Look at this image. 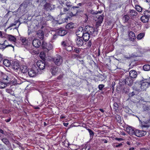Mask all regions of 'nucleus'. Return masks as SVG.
<instances>
[{
	"label": "nucleus",
	"mask_w": 150,
	"mask_h": 150,
	"mask_svg": "<svg viewBox=\"0 0 150 150\" xmlns=\"http://www.w3.org/2000/svg\"><path fill=\"white\" fill-rule=\"evenodd\" d=\"M39 53V52L38 51H34V52H33L32 54H38V53Z\"/></svg>",
	"instance_id": "nucleus-63"
},
{
	"label": "nucleus",
	"mask_w": 150,
	"mask_h": 150,
	"mask_svg": "<svg viewBox=\"0 0 150 150\" xmlns=\"http://www.w3.org/2000/svg\"><path fill=\"white\" fill-rule=\"evenodd\" d=\"M11 118H10L8 119L5 120V121L6 122H9L11 121Z\"/></svg>",
	"instance_id": "nucleus-62"
},
{
	"label": "nucleus",
	"mask_w": 150,
	"mask_h": 150,
	"mask_svg": "<svg viewBox=\"0 0 150 150\" xmlns=\"http://www.w3.org/2000/svg\"><path fill=\"white\" fill-rule=\"evenodd\" d=\"M8 38L9 41L15 42L16 41V38L11 35H8Z\"/></svg>",
	"instance_id": "nucleus-28"
},
{
	"label": "nucleus",
	"mask_w": 150,
	"mask_h": 150,
	"mask_svg": "<svg viewBox=\"0 0 150 150\" xmlns=\"http://www.w3.org/2000/svg\"><path fill=\"white\" fill-rule=\"evenodd\" d=\"M63 11L64 13H62V12L60 13V15H63L64 14H67L69 16H67V17H66L65 18H64V21H63V23L66 22V21L67 20L68 18H70V17L74 16L75 15L74 14H73L72 12H70L69 10L67 9V8H63Z\"/></svg>",
	"instance_id": "nucleus-2"
},
{
	"label": "nucleus",
	"mask_w": 150,
	"mask_h": 150,
	"mask_svg": "<svg viewBox=\"0 0 150 150\" xmlns=\"http://www.w3.org/2000/svg\"><path fill=\"white\" fill-rule=\"evenodd\" d=\"M135 93L134 92L132 93H130L129 94V97H132L134 96Z\"/></svg>",
	"instance_id": "nucleus-51"
},
{
	"label": "nucleus",
	"mask_w": 150,
	"mask_h": 150,
	"mask_svg": "<svg viewBox=\"0 0 150 150\" xmlns=\"http://www.w3.org/2000/svg\"><path fill=\"white\" fill-rule=\"evenodd\" d=\"M129 18V16L127 15H125L123 17V19H124L125 22H127Z\"/></svg>",
	"instance_id": "nucleus-42"
},
{
	"label": "nucleus",
	"mask_w": 150,
	"mask_h": 150,
	"mask_svg": "<svg viewBox=\"0 0 150 150\" xmlns=\"http://www.w3.org/2000/svg\"><path fill=\"white\" fill-rule=\"evenodd\" d=\"M3 59V57L2 55L0 54V62H1Z\"/></svg>",
	"instance_id": "nucleus-58"
},
{
	"label": "nucleus",
	"mask_w": 150,
	"mask_h": 150,
	"mask_svg": "<svg viewBox=\"0 0 150 150\" xmlns=\"http://www.w3.org/2000/svg\"><path fill=\"white\" fill-rule=\"evenodd\" d=\"M21 72L25 74H26L27 73H28V70L27 67L26 66H22L21 68Z\"/></svg>",
	"instance_id": "nucleus-27"
},
{
	"label": "nucleus",
	"mask_w": 150,
	"mask_h": 150,
	"mask_svg": "<svg viewBox=\"0 0 150 150\" xmlns=\"http://www.w3.org/2000/svg\"><path fill=\"white\" fill-rule=\"evenodd\" d=\"M45 18V20L46 21H48L50 20L51 19H52V17L51 16L48 15L47 16H45V17H44Z\"/></svg>",
	"instance_id": "nucleus-46"
},
{
	"label": "nucleus",
	"mask_w": 150,
	"mask_h": 150,
	"mask_svg": "<svg viewBox=\"0 0 150 150\" xmlns=\"http://www.w3.org/2000/svg\"><path fill=\"white\" fill-rule=\"evenodd\" d=\"M47 43L45 42H43L42 43V47L43 49H46Z\"/></svg>",
	"instance_id": "nucleus-45"
},
{
	"label": "nucleus",
	"mask_w": 150,
	"mask_h": 150,
	"mask_svg": "<svg viewBox=\"0 0 150 150\" xmlns=\"http://www.w3.org/2000/svg\"><path fill=\"white\" fill-rule=\"evenodd\" d=\"M103 142L104 143H106L108 142L107 140L105 139H104L103 140Z\"/></svg>",
	"instance_id": "nucleus-64"
},
{
	"label": "nucleus",
	"mask_w": 150,
	"mask_h": 150,
	"mask_svg": "<svg viewBox=\"0 0 150 150\" xmlns=\"http://www.w3.org/2000/svg\"><path fill=\"white\" fill-rule=\"evenodd\" d=\"M20 65L18 61H14L12 65V67L14 70H17L20 67Z\"/></svg>",
	"instance_id": "nucleus-20"
},
{
	"label": "nucleus",
	"mask_w": 150,
	"mask_h": 150,
	"mask_svg": "<svg viewBox=\"0 0 150 150\" xmlns=\"http://www.w3.org/2000/svg\"><path fill=\"white\" fill-rule=\"evenodd\" d=\"M143 109L144 110L146 111V110H148L149 109V108L146 106V105H144L143 107Z\"/></svg>",
	"instance_id": "nucleus-54"
},
{
	"label": "nucleus",
	"mask_w": 150,
	"mask_h": 150,
	"mask_svg": "<svg viewBox=\"0 0 150 150\" xmlns=\"http://www.w3.org/2000/svg\"><path fill=\"white\" fill-rule=\"evenodd\" d=\"M3 63L4 64L6 67H9L11 64V61L7 59L4 60Z\"/></svg>",
	"instance_id": "nucleus-29"
},
{
	"label": "nucleus",
	"mask_w": 150,
	"mask_h": 150,
	"mask_svg": "<svg viewBox=\"0 0 150 150\" xmlns=\"http://www.w3.org/2000/svg\"><path fill=\"white\" fill-rule=\"evenodd\" d=\"M128 13L129 16L132 17H136L138 14L137 12L134 9H129Z\"/></svg>",
	"instance_id": "nucleus-18"
},
{
	"label": "nucleus",
	"mask_w": 150,
	"mask_h": 150,
	"mask_svg": "<svg viewBox=\"0 0 150 150\" xmlns=\"http://www.w3.org/2000/svg\"><path fill=\"white\" fill-rule=\"evenodd\" d=\"M20 40L22 42L23 45H27L28 41L27 39L25 38L21 37L20 38Z\"/></svg>",
	"instance_id": "nucleus-31"
},
{
	"label": "nucleus",
	"mask_w": 150,
	"mask_h": 150,
	"mask_svg": "<svg viewBox=\"0 0 150 150\" xmlns=\"http://www.w3.org/2000/svg\"><path fill=\"white\" fill-rule=\"evenodd\" d=\"M134 135L138 137H141L145 136L146 134V131L136 129Z\"/></svg>",
	"instance_id": "nucleus-6"
},
{
	"label": "nucleus",
	"mask_w": 150,
	"mask_h": 150,
	"mask_svg": "<svg viewBox=\"0 0 150 150\" xmlns=\"http://www.w3.org/2000/svg\"><path fill=\"white\" fill-rule=\"evenodd\" d=\"M122 143H120V144L116 145L115 147H118L122 146Z\"/></svg>",
	"instance_id": "nucleus-57"
},
{
	"label": "nucleus",
	"mask_w": 150,
	"mask_h": 150,
	"mask_svg": "<svg viewBox=\"0 0 150 150\" xmlns=\"http://www.w3.org/2000/svg\"><path fill=\"white\" fill-rule=\"evenodd\" d=\"M2 142L6 145H7L9 143L8 140L6 138H4L2 139Z\"/></svg>",
	"instance_id": "nucleus-47"
},
{
	"label": "nucleus",
	"mask_w": 150,
	"mask_h": 150,
	"mask_svg": "<svg viewBox=\"0 0 150 150\" xmlns=\"http://www.w3.org/2000/svg\"><path fill=\"white\" fill-rule=\"evenodd\" d=\"M54 7V6L52 5L49 3H46L44 6L45 9L47 11L53 9Z\"/></svg>",
	"instance_id": "nucleus-22"
},
{
	"label": "nucleus",
	"mask_w": 150,
	"mask_h": 150,
	"mask_svg": "<svg viewBox=\"0 0 150 150\" xmlns=\"http://www.w3.org/2000/svg\"><path fill=\"white\" fill-rule=\"evenodd\" d=\"M61 45L62 46L66 48L67 51H71L72 48L71 46H68V44L67 41H62L61 43Z\"/></svg>",
	"instance_id": "nucleus-16"
},
{
	"label": "nucleus",
	"mask_w": 150,
	"mask_h": 150,
	"mask_svg": "<svg viewBox=\"0 0 150 150\" xmlns=\"http://www.w3.org/2000/svg\"><path fill=\"white\" fill-rule=\"evenodd\" d=\"M115 139L119 141H121L123 140V139L121 138H116Z\"/></svg>",
	"instance_id": "nucleus-56"
},
{
	"label": "nucleus",
	"mask_w": 150,
	"mask_h": 150,
	"mask_svg": "<svg viewBox=\"0 0 150 150\" xmlns=\"http://www.w3.org/2000/svg\"><path fill=\"white\" fill-rule=\"evenodd\" d=\"M66 6L68 7H71L72 6V4L70 2H67L66 3Z\"/></svg>",
	"instance_id": "nucleus-52"
},
{
	"label": "nucleus",
	"mask_w": 150,
	"mask_h": 150,
	"mask_svg": "<svg viewBox=\"0 0 150 150\" xmlns=\"http://www.w3.org/2000/svg\"><path fill=\"white\" fill-rule=\"evenodd\" d=\"M102 11H96V12H94V14H97L98 13L100 14L102 13Z\"/></svg>",
	"instance_id": "nucleus-59"
},
{
	"label": "nucleus",
	"mask_w": 150,
	"mask_h": 150,
	"mask_svg": "<svg viewBox=\"0 0 150 150\" xmlns=\"http://www.w3.org/2000/svg\"><path fill=\"white\" fill-rule=\"evenodd\" d=\"M110 11H113L117 9V7L115 4H112L110 5Z\"/></svg>",
	"instance_id": "nucleus-39"
},
{
	"label": "nucleus",
	"mask_w": 150,
	"mask_h": 150,
	"mask_svg": "<svg viewBox=\"0 0 150 150\" xmlns=\"http://www.w3.org/2000/svg\"><path fill=\"white\" fill-rule=\"evenodd\" d=\"M143 69L145 71H148L150 70V65L146 64L144 65L143 67Z\"/></svg>",
	"instance_id": "nucleus-36"
},
{
	"label": "nucleus",
	"mask_w": 150,
	"mask_h": 150,
	"mask_svg": "<svg viewBox=\"0 0 150 150\" xmlns=\"http://www.w3.org/2000/svg\"><path fill=\"white\" fill-rule=\"evenodd\" d=\"M65 146L67 147L69 146V150H76L77 149L75 148V147H76V145L74 144H68L67 145H65Z\"/></svg>",
	"instance_id": "nucleus-30"
},
{
	"label": "nucleus",
	"mask_w": 150,
	"mask_h": 150,
	"mask_svg": "<svg viewBox=\"0 0 150 150\" xmlns=\"http://www.w3.org/2000/svg\"><path fill=\"white\" fill-rule=\"evenodd\" d=\"M38 73V69H36L35 67H33L31 69L28 71V73L30 77H34L36 76Z\"/></svg>",
	"instance_id": "nucleus-7"
},
{
	"label": "nucleus",
	"mask_w": 150,
	"mask_h": 150,
	"mask_svg": "<svg viewBox=\"0 0 150 150\" xmlns=\"http://www.w3.org/2000/svg\"><path fill=\"white\" fill-rule=\"evenodd\" d=\"M144 14L145 16L150 18V11L147 10L145 11L144 12Z\"/></svg>",
	"instance_id": "nucleus-38"
},
{
	"label": "nucleus",
	"mask_w": 150,
	"mask_h": 150,
	"mask_svg": "<svg viewBox=\"0 0 150 150\" xmlns=\"http://www.w3.org/2000/svg\"><path fill=\"white\" fill-rule=\"evenodd\" d=\"M52 46L51 44L50 43H47L46 49L48 51L51 50L52 49Z\"/></svg>",
	"instance_id": "nucleus-41"
},
{
	"label": "nucleus",
	"mask_w": 150,
	"mask_h": 150,
	"mask_svg": "<svg viewBox=\"0 0 150 150\" xmlns=\"http://www.w3.org/2000/svg\"><path fill=\"white\" fill-rule=\"evenodd\" d=\"M84 32V30L83 27H80L76 32V34L78 38H81Z\"/></svg>",
	"instance_id": "nucleus-15"
},
{
	"label": "nucleus",
	"mask_w": 150,
	"mask_h": 150,
	"mask_svg": "<svg viewBox=\"0 0 150 150\" xmlns=\"http://www.w3.org/2000/svg\"><path fill=\"white\" fill-rule=\"evenodd\" d=\"M36 65L40 70H43L45 67V64L44 61H38L36 63Z\"/></svg>",
	"instance_id": "nucleus-10"
},
{
	"label": "nucleus",
	"mask_w": 150,
	"mask_h": 150,
	"mask_svg": "<svg viewBox=\"0 0 150 150\" xmlns=\"http://www.w3.org/2000/svg\"><path fill=\"white\" fill-rule=\"evenodd\" d=\"M59 69L57 67H52L51 69V71L53 75H55L58 72Z\"/></svg>",
	"instance_id": "nucleus-26"
},
{
	"label": "nucleus",
	"mask_w": 150,
	"mask_h": 150,
	"mask_svg": "<svg viewBox=\"0 0 150 150\" xmlns=\"http://www.w3.org/2000/svg\"><path fill=\"white\" fill-rule=\"evenodd\" d=\"M93 33L94 31L93 30H92V31H90V32L87 31V32H86L85 33L84 32L82 36L84 40L85 41H88L91 37V35L92 36V34Z\"/></svg>",
	"instance_id": "nucleus-3"
},
{
	"label": "nucleus",
	"mask_w": 150,
	"mask_h": 150,
	"mask_svg": "<svg viewBox=\"0 0 150 150\" xmlns=\"http://www.w3.org/2000/svg\"><path fill=\"white\" fill-rule=\"evenodd\" d=\"M74 51L76 52L77 53L79 52V49L78 48H75L74 49Z\"/></svg>",
	"instance_id": "nucleus-55"
},
{
	"label": "nucleus",
	"mask_w": 150,
	"mask_h": 150,
	"mask_svg": "<svg viewBox=\"0 0 150 150\" xmlns=\"http://www.w3.org/2000/svg\"><path fill=\"white\" fill-rule=\"evenodd\" d=\"M14 46L11 44H8V42L6 40H5L2 44L0 43V49H4L8 47H11L13 48Z\"/></svg>",
	"instance_id": "nucleus-13"
},
{
	"label": "nucleus",
	"mask_w": 150,
	"mask_h": 150,
	"mask_svg": "<svg viewBox=\"0 0 150 150\" xmlns=\"http://www.w3.org/2000/svg\"><path fill=\"white\" fill-rule=\"evenodd\" d=\"M128 35L129 40L130 41L133 42L136 39V36L135 34L133 31H128Z\"/></svg>",
	"instance_id": "nucleus-14"
},
{
	"label": "nucleus",
	"mask_w": 150,
	"mask_h": 150,
	"mask_svg": "<svg viewBox=\"0 0 150 150\" xmlns=\"http://www.w3.org/2000/svg\"><path fill=\"white\" fill-rule=\"evenodd\" d=\"M91 45V42L90 40H89L88 42V46L90 47Z\"/></svg>",
	"instance_id": "nucleus-61"
},
{
	"label": "nucleus",
	"mask_w": 150,
	"mask_h": 150,
	"mask_svg": "<svg viewBox=\"0 0 150 150\" xmlns=\"http://www.w3.org/2000/svg\"><path fill=\"white\" fill-rule=\"evenodd\" d=\"M98 16H96V18H97V20H95L96 21H97L96 24V27H98L100 25L101 23H102L104 17V15L103 14L97 17Z\"/></svg>",
	"instance_id": "nucleus-8"
},
{
	"label": "nucleus",
	"mask_w": 150,
	"mask_h": 150,
	"mask_svg": "<svg viewBox=\"0 0 150 150\" xmlns=\"http://www.w3.org/2000/svg\"><path fill=\"white\" fill-rule=\"evenodd\" d=\"M145 33H141L139 34L137 36V38L138 40H140L142 39L144 36Z\"/></svg>",
	"instance_id": "nucleus-32"
},
{
	"label": "nucleus",
	"mask_w": 150,
	"mask_h": 150,
	"mask_svg": "<svg viewBox=\"0 0 150 150\" xmlns=\"http://www.w3.org/2000/svg\"><path fill=\"white\" fill-rule=\"evenodd\" d=\"M136 129L133 127L128 126L126 128V131L127 133L131 135H134Z\"/></svg>",
	"instance_id": "nucleus-11"
},
{
	"label": "nucleus",
	"mask_w": 150,
	"mask_h": 150,
	"mask_svg": "<svg viewBox=\"0 0 150 150\" xmlns=\"http://www.w3.org/2000/svg\"><path fill=\"white\" fill-rule=\"evenodd\" d=\"M104 87V85L103 84H100L98 86L99 89L100 90H102V89Z\"/></svg>",
	"instance_id": "nucleus-49"
},
{
	"label": "nucleus",
	"mask_w": 150,
	"mask_h": 150,
	"mask_svg": "<svg viewBox=\"0 0 150 150\" xmlns=\"http://www.w3.org/2000/svg\"><path fill=\"white\" fill-rule=\"evenodd\" d=\"M88 130L90 135H92L93 134V132L91 129H88Z\"/></svg>",
	"instance_id": "nucleus-60"
},
{
	"label": "nucleus",
	"mask_w": 150,
	"mask_h": 150,
	"mask_svg": "<svg viewBox=\"0 0 150 150\" xmlns=\"http://www.w3.org/2000/svg\"><path fill=\"white\" fill-rule=\"evenodd\" d=\"M37 35L40 39H43L44 37V33L42 30H39L37 33Z\"/></svg>",
	"instance_id": "nucleus-24"
},
{
	"label": "nucleus",
	"mask_w": 150,
	"mask_h": 150,
	"mask_svg": "<svg viewBox=\"0 0 150 150\" xmlns=\"http://www.w3.org/2000/svg\"><path fill=\"white\" fill-rule=\"evenodd\" d=\"M134 8L137 11L140 12H141L143 10V8L138 5H135Z\"/></svg>",
	"instance_id": "nucleus-33"
},
{
	"label": "nucleus",
	"mask_w": 150,
	"mask_h": 150,
	"mask_svg": "<svg viewBox=\"0 0 150 150\" xmlns=\"http://www.w3.org/2000/svg\"><path fill=\"white\" fill-rule=\"evenodd\" d=\"M53 36L52 39V41H53V40H54L57 37V36L58 35L57 33H55L54 34L53 33Z\"/></svg>",
	"instance_id": "nucleus-44"
},
{
	"label": "nucleus",
	"mask_w": 150,
	"mask_h": 150,
	"mask_svg": "<svg viewBox=\"0 0 150 150\" xmlns=\"http://www.w3.org/2000/svg\"><path fill=\"white\" fill-rule=\"evenodd\" d=\"M85 32H87V31L90 32V31H92V30L94 31V29L93 28L87 26L85 27Z\"/></svg>",
	"instance_id": "nucleus-37"
},
{
	"label": "nucleus",
	"mask_w": 150,
	"mask_h": 150,
	"mask_svg": "<svg viewBox=\"0 0 150 150\" xmlns=\"http://www.w3.org/2000/svg\"><path fill=\"white\" fill-rule=\"evenodd\" d=\"M132 79L130 76L126 78L125 79V83L128 85L131 86L133 83V80Z\"/></svg>",
	"instance_id": "nucleus-19"
},
{
	"label": "nucleus",
	"mask_w": 150,
	"mask_h": 150,
	"mask_svg": "<svg viewBox=\"0 0 150 150\" xmlns=\"http://www.w3.org/2000/svg\"><path fill=\"white\" fill-rule=\"evenodd\" d=\"M56 33L58 35L63 36L67 33V32L64 30L59 29L58 30Z\"/></svg>",
	"instance_id": "nucleus-23"
},
{
	"label": "nucleus",
	"mask_w": 150,
	"mask_h": 150,
	"mask_svg": "<svg viewBox=\"0 0 150 150\" xmlns=\"http://www.w3.org/2000/svg\"><path fill=\"white\" fill-rule=\"evenodd\" d=\"M76 42L77 45L78 46H81L83 44V41L81 38H77Z\"/></svg>",
	"instance_id": "nucleus-21"
},
{
	"label": "nucleus",
	"mask_w": 150,
	"mask_h": 150,
	"mask_svg": "<svg viewBox=\"0 0 150 150\" xmlns=\"http://www.w3.org/2000/svg\"><path fill=\"white\" fill-rule=\"evenodd\" d=\"M115 118L118 122L119 123H121V118L120 115H117L115 116Z\"/></svg>",
	"instance_id": "nucleus-40"
},
{
	"label": "nucleus",
	"mask_w": 150,
	"mask_h": 150,
	"mask_svg": "<svg viewBox=\"0 0 150 150\" xmlns=\"http://www.w3.org/2000/svg\"><path fill=\"white\" fill-rule=\"evenodd\" d=\"M113 106H114V108L115 110H118V105L117 103H114L113 104Z\"/></svg>",
	"instance_id": "nucleus-48"
},
{
	"label": "nucleus",
	"mask_w": 150,
	"mask_h": 150,
	"mask_svg": "<svg viewBox=\"0 0 150 150\" xmlns=\"http://www.w3.org/2000/svg\"><path fill=\"white\" fill-rule=\"evenodd\" d=\"M32 43L33 46L36 48H39L42 44L40 40L36 38H34L33 40Z\"/></svg>",
	"instance_id": "nucleus-9"
},
{
	"label": "nucleus",
	"mask_w": 150,
	"mask_h": 150,
	"mask_svg": "<svg viewBox=\"0 0 150 150\" xmlns=\"http://www.w3.org/2000/svg\"><path fill=\"white\" fill-rule=\"evenodd\" d=\"M6 91L7 92L9 93H11L12 92V91L10 89H6Z\"/></svg>",
	"instance_id": "nucleus-50"
},
{
	"label": "nucleus",
	"mask_w": 150,
	"mask_h": 150,
	"mask_svg": "<svg viewBox=\"0 0 150 150\" xmlns=\"http://www.w3.org/2000/svg\"><path fill=\"white\" fill-rule=\"evenodd\" d=\"M10 79L5 75L3 80L0 81V88H4L7 86V84L10 81Z\"/></svg>",
	"instance_id": "nucleus-1"
},
{
	"label": "nucleus",
	"mask_w": 150,
	"mask_h": 150,
	"mask_svg": "<svg viewBox=\"0 0 150 150\" xmlns=\"http://www.w3.org/2000/svg\"><path fill=\"white\" fill-rule=\"evenodd\" d=\"M139 87L142 90H144L148 87V83L145 81H141L138 84Z\"/></svg>",
	"instance_id": "nucleus-4"
},
{
	"label": "nucleus",
	"mask_w": 150,
	"mask_h": 150,
	"mask_svg": "<svg viewBox=\"0 0 150 150\" xmlns=\"http://www.w3.org/2000/svg\"><path fill=\"white\" fill-rule=\"evenodd\" d=\"M40 58L43 60H45L46 55L44 52H41L40 54Z\"/></svg>",
	"instance_id": "nucleus-35"
},
{
	"label": "nucleus",
	"mask_w": 150,
	"mask_h": 150,
	"mask_svg": "<svg viewBox=\"0 0 150 150\" xmlns=\"http://www.w3.org/2000/svg\"><path fill=\"white\" fill-rule=\"evenodd\" d=\"M53 60L54 63L58 66L60 65L63 61L62 57L59 55H58L56 57H54Z\"/></svg>",
	"instance_id": "nucleus-5"
},
{
	"label": "nucleus",
	"mask_w": 150,
	"mask_h": 150,
	"mask_svg": "<svg viewBox=\"0 0 150 150\" xmlns=\"http://www.w3.org/2000/svg\"><path fill=\"white\" fill-rule=\"evenodd\" d=\"M44 17H40L38 21V25L40 27L41 26V28L42 29L44 27V25L46 24V21Z\"/></svg>",
	"instance_id": "nucleus-12"
},
{
	"label": "nucleus",
	"mask_w": 150,
	"mask_h": 150,
	"mask_svg": "<svg viewBox=\"0 0 150 150\" xmlns=\"http://www.w3.org/2000/svg\"><path fill=\"white\" fill-rule=\"evenodd\" d=\"M89 146L87 144H85L83 146L82 150H89Z\"/></svg>",
	"instance_id": "nucleus-43"
},
{
	"label": "nucleus",
	"mask_w": 150,
	"mask_h": 150,
	"mask_svg": "<svg viewBox=\"0 0 150 150\" xmlns=\"http://www.w3.org/2000/svg\"><path fill=\"white\" fill-rule=\"evenodd\" d=\"M150 18L144 15L141 17L140 19L141 21L144 23H146L149 22Z\"/></svg>",
	"instance_id": "nucleus-25"
},
{
	"label": "nucleus",
	"mask_w": 150,
	"mask_h": 150,
	"mask_svg": "<svg viewBox=\"0 0 150 150\" xmlns=\"http://www.w3.org/2000/svg\"><path fill=\"white\" fill-rule=\"evenodd\" d=\"M74 26V24L72 23H69L67 24L66 26V28L67 29H70L72 28Z\"/></svg>",
	"instance_id": "nucleus-34"
},
{
	"label": "nucleus",
	"mask_w": 150,
	"mask_h": 150,
	"mask_svg": "<svg viewBox=\"0 0 150 150\" xmlns=\"http://www.w3.org/2000/svg\"><path fill=\"white\" fill-rule=\"evenodd\" d=\"M138 75L137 72L135 70H132L129 72V76L132 79L136 78Z\"/></svg>",
	"instance_id": "nucleus-17"
},
{
	"label": "nucleus",
	"mask_w": 150,
	"mask_h": 150,
	"mask_svg": "<svg viewBox=\"0 0 150 150\" xmlns=\"http://www.w3.org/2000/svg\"><path fill=\"white\" fill-rule=\"evenodd\" d=\"M17 22H15L14 23H12L8 27V28L13 27L14 26H15L16 25V23Z\"/></svg>",
	"instance_id": "nucleus-53"
}]
</instances>
